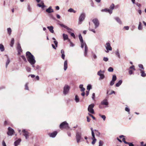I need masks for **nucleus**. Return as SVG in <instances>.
<instances>
[{
    "label": "nucleus",
    "instance_id": "nucleus-1",
    "mask_svg": "<svg viewBox=\"0 0 146 146\" xmlns=\"http://www.w3.org/2000/svg\"><path fill=\"white\" fill-rule=\"evenodd\" d=\"M26 54L27 60L30 64H33L36 63V61L34 56L30 52H27Z\"/></svg>",
    "mask_w": 146,
    "mask_h": 146
},
{
    "label": "nucleus",
    "instance_id": "nucleus-2",
    "mask_svg": "<svg viewBox=\"0 0 146 146\" xmlns=\"http://www.w3.org/2000/svg\"><path fill=\"white\" fill-rule=\"evenodd\" d=\"M82 133L81 132L77 131L76 134V138L77 142L79 143L81 141V140L82 139Z\"/></svg>",
    "mask_w": 146,
    "mask_h": 146
},
{
    "label": "nucleus",
    "instance_id": "nucleus-3",
    "mask_svg": "<svg viewBox=\"0 0 146 146\" xmlns=\"http://www.w3.org/2000/svg\"><path fill=\"white\" fill-rule=\"evenodd\" d=\"M94 106V104H92L90 105L88 108V112L92 114L95 113V112L93 109V108Z\"/></svg>",
    "mask_w": 146,
    "mask_h": 146
},
{
    "label": "nucleus",
    "instance_id": "nucleus-4",
    "mask_svg": "<svg viewBox=\"0 0 146 146\" xmlns=\"http://www.w3.org/2000/svg\"><path fill=\"white\" fill-rule=\"evenodd\" d=\"M60 128L61 129L63 128L69 129L68 123L66 121L62 122L60 125Z\"/></svg>",
    "mask_w": 146,
    "mask_h": 146
},
{
    "label": "nucleus",
    "instance_id": "nucleus-5",
    "mask_svg": "<svg viewBox=\"0 0 146 146\" xmlns=\"http://www.w3.org/2000/svg\"><path fill=\"white\" fill-rule=\"evenodd\" d=\"M70 89V87L67 85H65L63 88V93L66 95L68 93Z\"/></svg>",
    "mask_w": 146,
    "mask_h": 146
},
{
    "label": "nucleus",
    "instance_id": "nucleus-6",
    "mask_svg": "<svg viewBox=\"0 0 146 146\" xmlns=\"http://www.w3.org/2000/svg\"><path fill=\"white\" fill-rule=\"evenodd\" d=\"M105 47L106 49V52L107 53H108L109 51V50H112V47L111 46L110 43L109 42H107L105 45Z\"/></svg>",
    "mask_w": 146,
    "mask_h": 146
},
{
    "label": "nucleus",
    "instance_id": "nucleus-7",
    "mask_svg": "<svg viewBox=\"0 0 146 146\" xmlns=\"http://www.w3.org/2000/svg\"><path fill=\"white\" fill-rule=\"evenodd\" d=\"M85 17V14L84 13H82L80 15L79 20V24H81V23H80V22H82L83 21Z\"/></svg>",
    "mask_w": 146,
    "mask_h": 146
},
{
    "label": "nucleus",
    "instance_id": "nucleus-8",
    "mask_svg": "<svg viewBox=\"0 0 146 146\" xmlns=\"http://www.w3.org/2000/svg\"><path fill=\"white\" fill-rule=\"evenodd\" d=\"M8 131L7 132V134L9 136H11L14 133V130L10 127L8 128Z\"/></svg>",
    "mask_w": 146,
    "mask_h": 146
},
{
    "label": "nucleus",
    "instance_id": "nucleus-9",
    "mask_svg": "<svg viewBox=\"0 0 146 146\" xmlns=\"http://www.w3.org/2000/svg\"><path fill=\"white\" fill-rule=\"evenodd\" d=\"M92 22L95 25V28L96 29L99 26V21L98 19L96 18L92 20Z\"/></svg>",
    "mask_w": 146,
    "mask_h": 146
},
{
    "label": "nucleus",
    "instance_id": "nucleus-10",
    "mask_svg": "<svg viewBox=\"0 0 146 146\" xmlns=\"http://www.w3.org/2000/svg\"><path fill=\"white\" fill-rule=\"evenodd\" d=\"M117 79V77L115 74L113 75L112 76V80L110 83V85L111 86H113L115 83V81Z\"/></svg>",
    "mask_w": 146,
    "mask_h": 146
},
{
    "label": "nucleus",
    "instance_id": "nucleus-11",
    "mask_svg": "<svg viewBox=\"0 0 146 146\" xmlns=\"http://www.w3.org/2000/svg\"><path fill=\"white\" fill-rule=\"evenodd\" d=\"M22 132L23 133V135L25 137V138L26 139H28L29 136V133L28 132L26 131L25 129H23Z\"/></svg>",
    "mask_w": 146,
    "mask_h": 146
},
{
    "label": "nucleus",
    "instance_id": "nucleus-12",
    "mask_svg": "<svg viewBox=\"0 0 146 146\" xmlns=\"http://www.w3.org/2000/svg\"><path fill=\"white\" fill-rule=\"evenodd\" d=\"M101 72V70H100V71H98L97 73V74L98 75L100 76L99 78V80H102L104 79L105 77L104 75V74H102Z\"/></svg>",
    "mask_w": 146,
    "mask_h": 146
},
{
    "label": "nucleus",
    "instance_id": "nucleus-13",
    "mask_svg": "<svg viewBox=\"0 0 146 146\" xmlns=\"http://www.w3.org/2000/svg\"><path fill=\"white\" fill-rule=\"evenodd\" d=\"M17 49L18 51V54H21L20 52L22 51V50L21 48L20 44L19 43H18V44Z\"/></svg>",
    "mask_w": 146,
    "mask_h": 146
},
{
    "label": "nucleus",
    "instance_id": "nucleus-14",
    "mask_svg": "<svg viewBox=\"0 0 146 146\" xmlns=\"http://www.w3.org/2000/svg\"><path fill=\"white\" fill-rule=\"evenodd\" d=\"M57 133V132L56 131H55L51 133H50L49 134V135L50 137L54 138L56 136Z\"/></svg>",
    "mask_w": 146,
    "mask_h": 146
},
{
    "label": "nucleus",
    "instance_id": "nucleus-15",
    "mask_svg": "<svg viewBox=\"0 0 146 146\" xmlns=\"http://www.w3.org/2000/svg\"><path fill=\"white\" fill-rule=\"evenodd\" d=\"M101 11L102 12H109V13L110 14H111L112 13V10H111V9H108L107 8H106L105 9H102L101 10Z\"/></svg>",
    "mask_w": 146,
    "mask_h": 146
},
{
    "label": "nucleus",
    "instance_id": "nucleus-16",
    "mask_svg": "<svg viewBox=\"0 0 146 146\" xmlns=\"http://www.w3.org/2000/svg\"><path fill=\"white\" fill-rule=\"evenodd\" d=\"M46 11L48 13H50L54 12L51 6H50L49 8L46 10Z\"/></svg>",
    "mask_w": 146,
    "mask_h": 146
},
{
    "label": "nucleus",
    "instance_id": "nucleus-17",
    "mask_svg": "<svg viewBox=\"0 0 146 146\" xmlns=\"http://www.w3.org/2000/svg\"><path fill=\"white\" fill-rule=\"evenodd\" d=\"M21 141V139H19L15 141L14 143L15 146H17L19 144Z\"/></svg>",
    "mask_w": 146,
    "mask_h": 146
},
{
    "label": "nucleus",
    "instance_id": "nucleus-18",
    "mask_svg": "<svg viewBox=\"0 0 146 146\" xmlns=\"http://www.w3.org/2000/svg\"><path fill=\"white\" fill-rule=\"evenodd\" d=\"M47 28L49 30L50 33H54V31L53 30L54 27L52 26H48Z\"/></svg>",
    "mask_w": 146,
    "mask_h": 146
},
{
    "label": "nucleus",
    "instance_id": "nucleus-19",
    "mask_svg": "<svg viewBox=\"0 0 146 146\" xmlns=\"http://www.w3.org/2000/svg\"><path fill=\"white\" fill-rule=\"evenodd\" d=\"M101 104L102 105L107 106L108 104V102H107V100L105 99L101 102Z\"/></svg>",
    "mask_w": 146,
    "mask_h": 146
},
{
    "label": "nucleus",
    "instance_id": "nucleus-20",
    "mask_svg": "<svg viewBox=\"0 0 146 146\" xmlns=\"http://www.w3.org/2000/svg\"><path fill=\"white\" fill-rule=\"evenodd\" d=\"M60 25L61 27H64V28L67 29V30H70V31H72L74 32V30L72 29L69 28L67 26H65L63 24H60Z\"/></svg>",
    "mask_w": 146,
    "mask_h": 146
},
{
    "label": "nucleus",
    "instance_id": "nucleus-21",
    "mask_svg": "<svg viewBox=\"0 0 146 146\" xmlns=\"http://www.w3.org/2000/svg\"><path fill=\"white\" fill-rule=\"evenodd\" d=\"M60 25L61 27H64V28L67 29V30H70V31H72L74 32V30L72 29L69 28L67 26H65L63 24H60Z\"/></svg>",
    "mask_w": 146,
    "mask_h": 146
},
{
    "label": "nucleus",
    "instance_id": "nucleus-22",
    "mask_svg": "<svg viewBox=\"0 0 146 146\" xmlns=\"http://www.w3.org/2000/svg\"><path fill=\"white\" fill-rule=\"evenodd\" d=\"M114 19L117 21V22L120 25L122 24V22L120 19L117 17L114 18Z\"/></svg>",
    "mask_w": 146,
    "mask_h": 146
},
{
    "label": "nucleus",
    "instance_id": "nucleus-23",
    "mask_svg": "<svg viewBox=\"0 0 146 146\" xmlns=\"http://www.w3.org/2000/svg\"><path fill=\"white\" fill-rule=\"evenodd\" d=\"M68 68L67 61V60H65L64 63V69L65 71Z\"/></svg>",
    "mask_w": 146,
    "mask_h": 146
},
{
    "label": "nucleus",
    "instance_id": "nucleus-24",
    "mask_svg": "<svg viewBox=\"0 0 146 146\" xmlns=\"http://www.w3.org/2000/svg\"><path fill=\"white\" fill-rule=\"evenodd\" d=\"M88 51V47L87 45H86L85 46V50L84 52V55L85 56H87V52Z\"/></svg>",
    "mask_w": 146,
    "mask_h": 146
},
{
    "label": "nucleus",
    "instance_id": "nucleus-25",
    "mask_svg": "<svg viewBox=\"0 0 146 146\" xmlns=\"http://www.w3.org/2000/svg\"><path fill=\"white\" fill-rule=\"evenodd\" d=\"M5 56H7V61L6 63V68H7L8 65L9 64L10 62V60L8 56L7 55H5Z\"/></svg>",
    "mask_w": 146,
    "mask_h": 146
},
{
    "label": "nucleus",
    "instance_id": "nucleus-26",
    "mask_svg": "<svg viewBox=\"0 0 146 146\" xmlns=\"http://www.w3.org/2000/svg\"><path fill=\"white\" fill-rule=\"evenodd\" d=\"M122 80H119L118 82L115 84V86L116 87L119 86L122 84Z\"/></svg>",
    "mask_w": 146,
    "mask_h": 146
},
{
    "label": "nucleus",
    "instance_id": "nucleus-27",
    "mask_svg": "<svg viewBox=\"0 0 146 146\" xmlns=\"http://www.w3.org/2000/svg\"><path fill=\"white\" fill-rule=\"evenodd\" d=\"M62 36L64 40H67L68 39V36L67 35L64 33L63 34Z\"/></svg>",
    "mask_w": 146,
    "mask_h": 146
},
{
    "label": "nucleus",
    "instance_id": "nucleus-28",
    "mask_svg": "<svg viewBox=\"0 0 146 146\" xmlns=\"http://www.w3.org/2000/svg\"><path fill=\"white\" fill-rule=\"evenodd\" d=\"M5 50L4 47L3 45L2 44H0V50L1 52Z\"/></svg>",
    "mask_w": 146,
    "mask_h": 146
},
{
    "label": "nucleus",
    "instance_id": "nucleus-29",
    "mask_svg": "<svg viewBox=\"0 0 146 146\" xmlns=\"http://www.w3.org/2000/svg\"><path fill=\"white\" fill-rule=\"evenodd\" d=\"M52 39L54 40V42L56 46V47H58V43L57 41L56 40L55 38H54V37L52 38Z\"/></svg>",
    "mask_w": 146,
    "mask_h": 146
},
{
    "label": "nucleus",
    "instance_id": "nucleus-30",
    "mask_svg": "<svg viewBox=\"0 0 146 146\" xmlns=\"http://www.w3.org/2000/svg\"><path fill=\"white\" fill-rule=\"evenodd\" d=\"M92 139H93V141L92 142V145H94L96 141V139L95 137V135H94V137L93 136H92Z\"/></svg>",
    "mask_w": 146,
    "mask_h": 146
},
{
    "label": "nucleus",
    "instance_id": "nucleus-31",
    "mask_svg": "<svg viewBox=\"0 0 146 146\" xmlns=\"http://www.w3.org/2000/svg\"><path fill=\"white\" fill-rule=\"evenodd\" d=\"M14 43V38H12L10 43V45L12 47L13 46V44Z\"/></svg>",
    "mask_w": 146,
    "mask_h": 146
},
{
    "label": "nucleus",
    "instance_id": "nucleus-32",
    "mask_svg": "<svg viewBox=\"0 0 146 146\" xmlns=\"http://www.w3.org/2000/svg\"><path fill=\"white\" fill-rule=\"evenodd\" d=\"M68 11L70 12H73L74 13H75L76 12V11H75L72 8H70L68 10Z\"/></svg>",
    "mask_w": 146,
    "mask_h": 146
},
{
    "label": "nucleus",
    "instance_id": "nucleus-33",
    "mask_svg": "<svg viewBox=\"0 0 146 146\" xmlns=\"http://www.w3.org/2000/svg\"><path fill=\"white\" fill-rule=\"evenodd\" d=\"M140 70L141 71V76L142 77H144L146 76V74L144 72V71L142 70Z\"/></svg>",
    "mask_w": 146,
    "mask_h": 146
},
{
    "label": "nucleus",
    "instance_id": "nucleus-34",
    "mask_svg": "<svg viewBox=\"0 0 146 146\" xmlns=\"http://www.w3.org/2000/svg\"><path fill=\"white\" fill-rule=\"evenodd\" d=\"M81 47L82 48H83L84 46H85L86 45H87L86 44V43L85 42H84V41L82 42H81Z\"/></svg>",
    "mask_w": 146,
    "mask_h": 146
},
{
    "label": "nucleus",
    "instance_id": "nucleus-35",
    "mask_svg": "<svg viewBox=\"0 0 146 146\" xmlns=\"http://www.w3.org/2000/svg\"><path fill=\"white\" fill-rule=\"evenodd\" d=\"M75 100L76 103L78 102H79V98L77 95L75 96Z\"/></svg>",
    "mask_w": 146,
    "mask_h": 146
},
{
    "label": "nucleus",
    "instance_id": "nucleus-36",
    "mask_svg": "<svg viewBox=\"0 0 146 146\" xmlns=\"http://www.w3.org/2000/svg\"><path fill=\"white\" fill-rule=\"evenodd\" d=\"M115 54L119 58H120V54L119 52V51L118 49H117L115 53Z\"/></svg>",
    "mask_w": 146,
    "mask_h": 146
},
{
    "label": "nucleus",
    "instance_id": "nucleus-37",
    "mask_svg": "<svg viewBox=\"0 0 146 146\" xmlns=\"http://www.w3.org/2000/svg\"><path fill=\"white\" fill-rule=\"evenodd\" d=\"M7 32L9 35H11V29L10 28H8L7 29Z\"/></svg>",
    "mask_w": 146,
    "mask_h": 146
},
{
    "label": "nucleus",
    "instance_id": "nucleus-38",
    "mask_svg": "<svg viewBox=\"0 0 146 146\" xmlns=\"http://www.w3.org/2000/svg\"><path fill=\"white\" fill-rule=\"evenodd\" d=\"M94 131H95V134L98 137H99L100 134V132H99L98 130L95 129Z\"/></svg>",
    "mask_w": 146,
    "mask_h": 146
},
{
    "label": "nucleus",
    "instance_id": "nucleus-39",
    "mask_svg": "<svg viewBox=\"0 0 146 146\" xmlns=\"http://www.w3.org/2000/svg\"><path fill=\"white\" fill-rule=\"evenodd\" d=\"M141 23L140 22H139V25L138 27V29L139 30H141L142 29V27L141 26Z\"/></svg>",
    "mask_w": 146,
    "mask_h": 146
},
{
    "label": "nucleus",
    "instance_id": "nucleus-40",
    "mask_svg": "<svg viewBox=\"0 0 146 146\" xmlns=\"http://www.w3.org/2000/svg\"><path fill=\"white\" fill-rule=\"evenodd\" d=\"M79 39L80 42H82L83 41L82 37L81 34H80L79 35Z\"/></svg>",
    "mask_w": 146,
    "mask_h": 146
},
{
    "label": "nucleus",
    "instance_id": "nucleus-41",
    "mask_svg": "<svg viewBox=\"0 0 146 146\" xmlns=\"http://www.w3.org/2000/svg\"><path fill=\"white\" fill-rule=\"evenodd\" d=\"M37 6L39 7H41L42 9H43L45 7V5H42L40 4H38Z\"/></svg>",
    "mask_w": 146,
    "mask_h": 146
},
{
    "label": "nucleus",
    "instance_id": "nucleus-42",
    "mask_svg": "<svg viewBox=\"0 0 146 146\" xmlns=\"http://www.w3.org/2000/svg\"><path fill=\"white\" fill-rule=\"evenodd\" d=\"M114 5L112 3L110 6V9H111V10H112H112L114 9Z\"/></svg>",
    "mask_w": 146,
    "mask_h": 146
},
{
    "label": "nucleus",
    "instance_id": "nucleus-43",
    "mask_svg": "<svg viewBox=\"0 0 146 146\" xmlns=\"http://www.w3.org/2000/svg\"><path fill=\"white\" fill-rule=\"evenodd\" d=\"M26 69L27 70V71L28 72H31V68L28 67V66H26Z\"/></svg>",
    "mask_w": 146,
    "mask_h": 146
},
{
    "label": "nucleus",
    "instance_id": "nucleus-44",
    "mask_svg": "<svg viewBox=\"0 0 146 146\" xmlns=\"http://www.w3.org/2000/svg\"><path fill=\"white\" fill-rule=\"evenodd\" d=\"M113 70V68L111 67H110L108 69V71L109 72H112Z\"/></svg>",
    "mask_w": 146,
    "mask_h": 146
},
{
    "label": "nucleus",
    "instance_id": "nucleus-45",
    "mask_svg": "<svg viewBox=\"0 0 146 146\" xmlns=\"http://www.w3.org/2000/svg\"><path fill=\"white\" fill-rule=\"evenodd\" d=\"M92 88V86L90 84H88L87 86V89L88 90L90 91Z\"/></svg>",
    "mask_w": 146,
    "mask_h": 146
},
{
    "label": "nucleus",
    "instance_id": "nucleus-46",
    "mask_svg": "<svg viewBox=\"0 0 146 146\" xmlns=\"http://www.w3.org/2000/svg\"><path fill=\"white\" fill-rule=\"evenodd\" d=\"M91 130L92 131V136H93L94 137V135H95L94 133V130L92 127L91 128H90Z\"/></svg>",
    "mask_w": 146,
    "mask_h": 146
},
{
    "label": "nucleus",
    "instance_id": "nucleus-47",
    "mask_svg": "<svg viewBox=\"0 0 146 146\" xmlns=\"http://www.w3.org/2000/svg\"><path fill=\"white\" fill-rule=\"evenodd\" d=\"M99 116L101 117L103 119L104 121H105L106 119V117L105 115H100Z\"/></svg>",
    "mask_w": 146,
    "mask_h": 146
},
{
    "label": "nucleus",
    "instance_id": "nucleus-48",
    "mask_svg": "<svg viewBox=\"0 0 146 146\" xmlns=\"http://www.w3.org/2000/svg\"><path fill=\"white\" fill-rule=\"evenodd\" d=\"M27 10L29 11H31V8L30 5L29 4L27 6Z\"/></svg>",
    "mask_w": 146,
    "mask_h": 146
},
{
    "label": "nucleus",
    "instance_id": "nucleus-49",
    "mask_svg": "<svg viewBox=\"0 0 146 146\" xmlns=\"http://www.w3.org/2000/svg\"><path fill=\"white\" fill-rule=\"evenodd\" d=\"M88 114L90 116L92 117L94 119H96V118L91 114L90 113H88Z\"/></svg>",
    "mask_w": 146,
    "mask_h": 146
},
{
    "label": "nucleus",
    "instance_id": "nucleus-50",
    "mask_svg": "<svg viewBox=\"0 0 146 146\" xmlns=\"http://www.w3.org/2000/svg\"><path fill=\"white\" fill-rule=\"evenodd\" d=\"M99 144V146H102L103 145V142L101 140H100Z\"/></svg>",
    "mask_w": 146,
    "mask_h": 146
},
{
    "label": "nucleus",
    "instance_id": "nucleus-51",
    "mask_svg": "<svg viewBox=\"0 0 146 146\" xmlns=\"http://www.w3.org/2000/svg\"><path fill=\"white\" fill-rule=\"evenodd\" d=\"M21 57L25 62L27 61L26 59V58L24 56H21Z\"/></svg>",
    "mask_w": 146,
    "mask_h": 146
},
{
    "label": "nucleus",
    "instance_id": "nucleus-52",
    "mask_svg": "<svg viewBox=\"0 0 146 146\" xmlns=\"http://www.w3.org/2000/svg\"><path fill=\"white\" fill-rule=\"evenodd\" d=\"M70 34L71 36L73 37L74 38H75L76 36L74 33H70Z\"/></svg>",
    "mask_w": 146,
    "mask_h": 146
},
{
    "label": "nucleus",
    "instance_id": "nucleus-53",
    "mask_svg": "<svg viewBox=\"0 0 146 146\" xmlns=\"http://www.w3.org/2000/svg\"><path fill=\"white\" fill-rule=\"evenodd\" d=\"M40 67L38 65H37L34 68V69L35 70H38L39 69Z\"/></svg>",
    "mask_w": 146,
    "mask_h": 146
},
{
    "label": "nucleus",
    "instance_id": "nucleus-54",
    "mask_svg": "<svg viewBox=\"0 0 146 146\" xmlns=\"http://www.w3.org/2000/svg\"><path fill=\"white\" fill-rule=\"evenodd\" d=\"M70 41V46L72 47H73L74 46V44L71 41H70V40H69Z\"/></svg>",
    "mask_w": 146,
    "mask_h": 146
},
{
    "label": "nucleus",
    "instance_id": "nucleus-55",
    "mask_svg": "<svg viewBox=\"0 0 146 146\" xmlns=\"http://www.w3.org/2000/svg\"><path fill=\"white\" fill-rule=\"evenodd\" d=\"M108 60V58L107 57H104L103 58V60L105 62H107Z\"/></svg>",
    "mask_w": 146,
    "mask_h": 146
},
{
    "label": "nucleus",
    "instance_id": "nucleus-56",
    "mask_svg": "<svg viewBox=\"0 0 146 146\" xmlns=\"http://www.w3.org/2000/svg\"><path fill=\"white\" fill-rule=\"evenodd\" d=\"M25 89L26 90H29V88L28 86L27 83L25 85Z\"/></svg>",
    "mask_w": 146,
    "mask_h": 146
},
{
    "label": "nucleus",
    "instance_id": "nucleus-57",
    "mask_svg": "<svg viewBox=\"0 0 146 146\" xmlns=\"http://www.w3.org/2000/svg\"><path fill=\"white\" fill-rule=\"evenodd\" d=\"M92 56H93V58L94 59H96L97 58V56L93 52H92Z\"/></svg>",
    "mask_w": 146,
    "mask_h": 146
},
{
    "label": "nucleus",
    "instance_id": "nucleus-58",
    "mask_svg": "<svg viewBox=\"0 0 146 146\" xmlns=\"http://www.w3.org/2000/svg\"><path fill=\"white\" fill-rule=\"evenodd\" d=\"M139 68H141L142 69H144V68H143V65L141 64H139Z\"/></svg>",
    "mask_w": 146,
    "mask_h": 146
},
{
    "label": "nucleus",
    "instance_id": "nucleus-59",
    "mask_svg": "<svg viewBox=\"0 0 146 146\" xmlns=\"http://www.w3.org/2000/svg\"><path fill=\"white\" fill-rule=\"evenodd\" d=\"M129 68L130 69H133L134 70H135V67H134V66H133V65H132Z\"/></svg>",
    "mask_w": 146,
    "mask_h": 146
},
{
    "label": "nucleus",
    "instance_id": "nucleus-60",
    "mask_svg": "<svg viewBox=\"0 0 146 146\" xmlns=\"http://www.w3.org/2000/svg\"><path fill=\"white\" fill-rule=\"evenodd\" d=\"M126 144H128L129 146H134V145L131 143L128 142V143Z\"/></svg>",
    "mask_w": 146,
    "mask_h": 146
},
{
    "label": "nucleus",
    "instance_id": "nucleus-61",
    "mask_svg": "<svg viewBox=\"0 0 146 146\" xmlns=\"http://www.w3.org/2000/svg\"><path fill=\"white\" fill-rule=\"evenodd\" d=\"M129 74L130 75H131L133 74V72L132 70H130L129 71Z\"/></svg>",
    "mask_w": 146,
    "mask_h": 146
},
{
    "label": "nucleus",
    "instance_id": "nucleus-62",
    "mask_svg": "<svg viewBox=\"0 0 146 146\" xmlns=\"http://www.w3.org/2000/svg\"><path fill=\"white\" fill-rule=\"evenodd\" d=\"M89 30L90 31H92V32H94V33H96V31H95V30L94 29H90V28H89Z\"/></svg>",
    "mask_w": 146,
    "mask_h": 146
},
{
    "label": "nucleus",
    "instance_id": "nucleus-63",
    "mask_svg": "<svg viewBox=\"0 0 146 146\" xmlns=\"http://www.w3.org/2000/svg\"><path fill=\"white\" fill-rule=\"evenodd\" d=\"M2 144L3 146H6V143L4 140L2 141Z\"/></svg>",
    "mask_w": 146,
    "mask_h": 146
},
{
    "label": "nucleus",
    "instance_id": "nucleus-64",
    "mask_svg": "<svg viewBox=\"0 0 146 146\" xmlns=\"http://www.w3.org/2000/svg\"><path fill=\"white\" fill-rule=\"evenodd\" d=\"M125 111H127L128 112H129L130 110H129V108H128L126 107L125 108Z\"/></svg>",
    "mask_w": 146,
    "mask_h": 146
}]
</instances>
